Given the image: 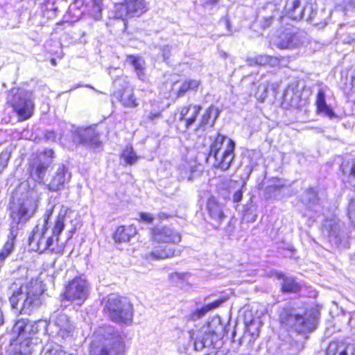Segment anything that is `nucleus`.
<instances>
[{"label":"nucleus","instance_id":"f257e3e1","mask_svg":"<svg viewBox=\"0 0 355 355\" xmlns=\"http://www.w3.org/2000/svg\"><path fill=\"white\" fill-rule=\"evenodd\" d=\"M52 214V209H47L29 236L28 245L32 250L40 253L47 250L56 254L63 252L64 246L59 243V236L64 228L67 218L65 214L60 212L55 220L51 236L46 237L45 234L49 229V220Z\"/></svg>","mask_w":355,"mask_h":355},{"label":"nucleus","instance_id":"f03ea898","mask_svg":"<svg viewBox=\"0 0 355 355\" xmlns=\"http://www.w3.org/2000/svg\"><path fill=\"white\" fill-rule=\"evenodd\" d=\"M89 355H124L123 336L110 325L99 327L94 332Z\"/></svg>","mask_w":355,"mask_h":355},{"label":"nucleus","instance_id":"7ed1b4c3","mask_svg":"<svg viewBox=\"0 0 355 355\" xmlns=\"http://www.w3.org/2000/svg\"><path fill=\"white\" fill-rule=\"evenodd\" d=\"M37 207V200L35 202H26L22 204H13L10 207V216L12 219L10 225V232L8 239L4 244L0 252V261L3 262L13 251L15 239L19 230L18 225L26 223L36 211Z\"/></svg>","mask_w":355,"mask_h":355},{"label":"nucleus","instance_id":"20e7f679","mask_svg":"<svg viewBox=\"0 0 355 355\" xmlns=\"http://www.w3.org/2000/svg\"><path fill=\"white\" fill-rule=\"evenodd\" d=\"M104 311L108 318L116 323L130 325L132 322L133 308L126 297L110 295L105 302Z\"/></svg>","mask_w":355,"mask_h":355},{"label":"nucleus","instance_id":"39448f33","mask_svg":"<svg viewBox=\"0 0 355 355\" xmlns=\"http://www.w3.org/2000/svg\"><path fill=\"white\" fill-rule=\"evenodd\" d=\"M8 103L13 108L19 121L31 117L34 111V104L31 94L21 89H12L7 96Z\"/></svg>","mask_w":355,"mask_h":355},{"label":"nucleus","instance_id":"423d86ee","mask_svg":"<svg viewBox=\"0 0 355 355\" xmlns=\"http://www.w3.org/2000/svg\"><path fill=\"white\" fill-rule=\"evenodd\" d=\"M282 322L298 333L312 331L315 329L316 319L311 314H301L293 311L282 316Z\"/></svg>","mask_w":355,"mask_h":355},{"label":"nucleus","instance_id":"0eeeda50","mask_svg":"<svg viewBox=\"0 0 355 355\" xmlns=\"http://www.w3.org/2000/svg\"><path fill=\"white\" fill-rule=\"evenodd\" d=\"M28 289L25 294L22 293V298L25 297L24 302L20 304V313L31 314L42 304L41 296L43 293L41 284L37 281L28 282Z\"/></svg>","mask_w":355,"mask_h":355},{"label":"nucleus","instance_id":"6e6552de","mask_svg":"<svg viewBox=\"0 0 355 355\" xmlns=\"http://www.w3.org/2000/svg\"><path fill=\"white\" fill-rule=\"evenodd\" d=\"M88 295V284L81 277H76L66 286L64 297L69 301L82 304Z\"/></svg>","mask_w":355,"mask_h":355},{"label":"nucleus","instance_id":"1a4fd4ad","mask_svg":"<svg viewBox=\"0 0 355 355\" xmlns=\"http://www.w3.org/2000/svg\"><path fill=\"white\" fill-rule=\"evenodd\" d=\"M146 11L144 0H125L124 4L115 6L114 17L123 21L126 17L139 16Z\"/></svg>","mask_w":355,"mask_h":355},{"label":"nucleus","instance_id":"9d476101","mask_svg":"<svg viewBox=\"0 0 355 355\" xmlns=\"http://www.w3.org/2000/svg\"><path fill=\"white\" fill-rule=\"evenodd\" d=\"M235 143L233 140H227L225 148L218 153L216 156H211L212 166L222 171H227L234 158Z\"/></svg>","mask_w":355,"mask_h":355},{"label":"nucleus","instance_id":"9b49d317","mask_svg":"<svg viewBox=\"0 0 355 355\" xmlns=\"http://www.w3.org/2000/svg\"><path fill=\"white\" fill-rule=\"evenodd\" d=\"M70 179L71 173L68 168L64 164H59L52 175L49 183L46 184V186L50 191L56 192L63 189Z\"/></svg>","mask_w":355,"mask_h":355},{"label":"nucleus","instance_id":"f8f14e48","mask_svg":"<svg viewBox=\"0 0 355 355\" xmlns=\"http://www.w3.org/2000/svg\"><path fill=\"white\" fill-rule=\"evenodd\" d=\"M52 322L58 328L57 334L62 338L71 336L75 329L73 322L62 312H55L51 316Z\"/></svg>","mask_w":355,"mask_h":355},{"label":"nucleus","instance_id":"ddd939ff","mask_svg":"<svg viewBox=\"0 0 355 355\" xmlns=\"http://www.w3.org/2000/svg\"><path fill=\"white\" fill-rule=\"evenodd\" d=\"M153 240L158 243H178L181 241L180 234L169 227H157L151 230Z\"/></svg>","mask_w":355,"mask_h":355},{"label":"nucleus","instance_id":"4468645a","mask_svg":"<svg viewBox=\"0 0 355 355\" xmlns=\"http://www.w3.org/2000/svg\"><path fill=\"white\" fill-rule=\"evenodd\" d=\"M303 42V35L299 32L286 31L281 34L277 46L281 49L298 48Z\"/></svg>","mask_w":355,"mask_h":355},{"label":"nucleus","instance_id":"2eb2a0df","mask_svg":"<svg viewBox=\"0 0 355 355\" xmlns=\"http://www.w3.org/2000/svg\"><path fill=\"white\" fill-rule=\"evenodd\" d=\"M51 162V160L42 161L41 159H38L35 162L30 164L28 171L31 178L37 182L42 183Z\"/></svg>","mask_w":355,"mask_h":355},{"label":"nucleus","instance_id":"dca6fc26","mask_svg":"<svg viewBox=\"0 0 355 355\" xmlns=\"http://www.w3.org/2000/svg\"><path fill=\"white\" fill-rule=\"evenodd\" d=\"M81 143L96 150H100L102 143L99 139V135L92 128L80 130L78 132Z\"/></svg>","mask_w":355,"mask_h":355},{"label":"nucleus","instance_id":"f3484780","mask_svg":"<svg viewBox=\"0 0 355 355\" xmlns=\"http://www.w3.org/2000/svg\"><path fill=\"white\" fill-rule=\"evenodd\" d=\"M28 289V283L18 286L17 284H14L10 288L11 296L10 297V302L13 309L20 311V304L24 302L25 297H21L22 293L25 294Z\"/></svg>","mask_w":355,"mask_h":355},{"label":"nucleus","instance_id":"a211bd4d","mask_svg":"<svg viewBox=\"0 0 355 355\" xmlns=\"http://www.w3.org/2000/svg\"><path fill=\"white\" fill-rule=\"evenodd\" d=\"M207 209L209 216L216 222V228H218L225 218L221 205L214 197H211L207 201Z\"/></svg>","mask_w":355,"mask_h":355},{"label":"nucleus","instance_id":"6ab92c4d","mask_svg":"<svg viewBox=\"0 0 355 355\" xmlns=\"http://www.w3.org/2000/svg\"><path fill=\"white\" fill-rule=\"evenodd\" d=\"M284 59L283 58L272 57L268 55H259L254 58H250L247 60L248 64L250 66L254 65H266L268 64L271 67H276L282 64V62Z\"/></svg>","mask_w":355,"mask_h":355},{"label":"nucleus","instance_id":"aec40b11","mask_svg":"<svg viewBox=\"0 0 355 355\" xmlns=\"http://www.w3.org/2000/svg\"><path fill=\"white\" fill-rule=\"evenodd\" d=\"M327 355H355V346L332 342L328 346Z\"/></svg>","mask_w":355,"mask_h":355},{"label":"nucleus","instance_id":"412c9836","mask_svg":"<svg viewBox=\"0 0 355 355\" xmlns=\"http://www.w3.org/2000/svg\"><path fill=\"white\" fill-rule=\"evenodd\" d=\"M315 104L317 106L318 112L324 114L329 119L336 117L335 112L326 103V96L323 89H318Z\"/></svg>","mask_w":355,"mask_h":355},{"label":"nucleus","instance_id":"4be33fe9","mask_svg":"<svg viewBox=\"0 0 355 355\" xmlns=\"http://www.w3.org/2000/svg\"><path fill=\"white\" fill-rule=\"evenodd\" d=\"M115 96L125 107L134 108L138 105L132 88L125 87L122 92L115 93Z\"/></svg>","mask_w":355,"mask_h":355},{"label":"nucleus","instance_id":"5701e85b","mask_svg":"<svg viewBox=\"0 0 355 355\" xmlns=\"http://www.w3.org/2000/svg\"><path fill=\"white\" fill-rule=\"evenodd\" d=\"M136 234L137 230L133 225L120 226L115 231L114 239L118 243H125L129 241Z\"/></svg>","mask_w":355,"mask_h":355},{"label":"nucleus","instance_id":"b1692460","mask_svg":"<svg viewBox=\"0 0 355 355\" xmlns=\"http://www.w3.org/2000/svg\"><path fill=\"white\" fill-rule=\"evenodd\" d=\"M340 168L344 180L355 187V159L345 160Z\"/></svg>","mask_w":355,"mask_h":355},{"label":"nucleus","instance_id":"393cba45","mask_svg":"<svg viewBox=\"0 0 355 355\" xmlns=\"http://www.w3.org/2000/svg\"><path fill=\"white\" fill-rule=\"evenodd\" d=\"M180 251H176L171 247L166 246L164 248H157L147 254L146 258L148 260L163 259L170 258L179 254Z\"/></svg>","mask_w":355,"mask_h":355},{"label":"nucleus","instance_id":"a878e982","mask_svg":"<svg viewBox=\"0 0 355 355\" xmlns=\"http://www.w3.org/2000/svg\"><path fill=\"white\" fill-rule=\"evenodd\" d=\"M227 140L232 139L225 136L218 134L210 146L207 160H211V156H216L218 153L222 152L227 145Z\"/></svg>","mask_w":355,"mask_h":355},{"label":"nucleus","instance_id":"bb28decb","mask_svg":"<svg viewBox=\"0 0 355 355\" xmlns=\"http://www.w3.org/2000/svg\"><path fill=\"white\" fill-rule=\"evenodd\" d=\"M277 277L282 279V291L284 293H296L299 291L301 286L294 278L286 277L282 273H278Z\"/></svg>","mask_w":355,"mask_h":355},{"label":"nucleus","instance_id":"cd10ccee","mask_svg":"<svg viewBox=\"0 0 355 355\" xmlns=\"http://www.w3.org/2000/svg\"><path fill=\"white\" fill-rule=\"evenodd\" d=\"M218 115L219 111L216 107H214L213 105L209 107L206 110L205 113L202 116L198 128L204 129L206 126H207L210 123L211 119L213 116V120L211 123V125H212L215 120L218 118Z\"/></svg>","mask_w":355,"mask_h":355},{"label":"nucleus","instance_id":"c85d7f7f","mask_svg":"<svg viewBox=\"0 0 355 355\" xmlns=\"http://www.w3.org/2000/svg\"><path fill=\"white\" fill-rule=\"evenodd\" d=\"M223 300H216L215 302L208 304L203 307H202L200 309H197L196 311H193L191 315V318L193 320H197L202 318L208 311L214 309L217 307H218L222 303Z\"/></svg>","mask_w":355,"mask_h":355},{"label":"nucleus","instance_id":"c756f323","mask_svg":"<svg viewBox=\"0 0 355 355\" xmlns=\"http://www.w3.org/2000/svg\"><path fill=\"white\" fill-rule=\"evenodd\" d=\"M223 300H216L215 302L208 304L203 307H202L200 309H197L196 311H193L191 315V318L193 320H197L202 318L208 311L214 309L217 307H218L222 303Z\"/></svg>","mask_w":355,"mask_h":355},{"label":"nucleus","instance_id":"7c9ffc66","mask_svg":"<svg viewBox=\"0 0 355 355\" xmlns=\"http://www.w3.org/2000/svg\"><path fill=\"white\" fill-rule=\"evenodd\" d=\"M318 200V194L312 188L306 190L302 197V202L309 208H312L317 205Z\"/></svg>","mask_w":355,"mask_h":355},{"label":"nucleus","instance_id":"2f4dec72","mask_svg":"<svg viewBox=\"0 0 355 355\" xmlns=\"http://www.w3.org/2000/svg\"><path fill=\"white\" fill-rule=\"evenodd\" d=\"M200 85V82L197 80H189L184 81L178 92V97H181L189 90L196 89Z\"/></svg>","mask_w":355,"mask_h":355},{"label":"nucleus","instance_id":"473e14b6","mask_svg":"<svg viewBox=\"0 0 355 355\" xmlns=\"http://www.w3.org/2000/svg\"><path fill=\"white\" fill-rule=\"evenodd\" d=\"M30 325L24 320H18L13 327V331L17 334L18 336L26 338L27 337V331H29Z\"/></svg>","mask_w":355,"mask_h":355},{"label":"nucleus","instance_id":"72a5a7b5","mask_svg":"<svg viewBox=\"0 0 355 355\" xmlns=\"http://www.w3.org/2000/svg\"><path fill=\"white\" fill-rule=\"evenodd\" d=\"M43 355H72L64 351L58 345H46L43 351Z\"/></svg>","mask_w":355,"mask_h":355},{"label":"nucleus","instance_id":"f704fd0d","mask_svg":"<svg viewBox=\"0 0 355 355\" xmlns=\"http://www.w3.org/2000/svg\"><path fill=\"white\" fill-rule=\"evenodd\" d=\"M131 62L137 72V74L139 79H143L144 73V62L142 59L132 56L130 58Z\"/></svg>","mask_w":355,"mask_h":355},{"label":"nucleus","instance_id":"c9c22d12","mask_svg":"<svg viewBox=\"0 0 355 355\" xmlns=\"http://www.w3.org/2000/svg\"><path fill=\"white\" fill-rule=\"evenodd\" d=\"M122 157L125 162L128 164H132L137 160V156L133 151L132 146H126L122 153Z\"/></svg>","mask_w":355,"mask_h":355},{"label":"nucleus","instance_id":"e433bc0d","mask_svg":"<svg viewBox=\"0 0 355 355\" xmlns=\"http://www.w3.org/2000/svg\"><path fill=\"white\" fill-rule=\"evenodd\" d=\"M202 107L200 105H195L192 107L191 116L187 118L185 126L188 129L196 121L197 116L198 115Z\"/></svg>","mask_w":355,"mask_h":355},{"label":"nucleus","instance_id":"4c0bfd02","mask_svg":"<svg viewBox=\"0 0 355 355\" xmlns=\"http://www.w3.org/2000/svg\"><path fill=\"white\" fill-rule=\"evenodd\" d=\"M162 116L160 111H152L148 114H145L143 116L142 123H155L156 120L159 119Z\"/></svg>","mask_w":355,"mask_h":355},{"label":"nucleus","instance_id":"58836bf2","mask_svg":"<svg viewBox=\"0 0 355 355\" xmlns=\"http://www.w3.org/2000/svg\"><path fill=\"white\" fill-rule=\"evenodd\" d=\"M47 325L46 320H39L35 322L33 325H30L29 332L32 331L35 334L40 331L45 332L46 331Z\"/></svg>","mask_w":355,"mask_h":355},{"label":"nucleus","instance_id":"ea45409f","mask_svg":"<svg viewBox=\"0 0 355 355\" xmlns=\"http://www.w3.org/2000/svg\"><path fill=\"white\" fill-rule=\"evenodd\" d=\"M209 336V334H207L205 336H204L202 338L201 341H197V340L194 341V347L196 350H201L205 347L211 345L212 344L213 340H214L213 336L211 335V338H208Z\"/></svg>","mask_w":355,"mask_h":355},{"label":"nucleus","instance_id":"a19ab883","mask_svg":"<svg viewBox=\"0 0 355 355\" xmlns=\"http://www.w3.org/2000/svg\"><path fill=\"white\" fill-rule=\"evenodd\" d=\"M300 0H288L286 5V12L287 16L291 19V13L295 11V9H297L300 6Z\"/></svg>","mask_w":355,"mask_h":355},{"label":"nucleus","instance_id":"79ce46f5","mask_svg":"<svg viewBox=\"0 0 355 355\" xmlns=\"http://www.w3.org/2000/svg\"><path fill=\"white\" fill-rule=\"evenodd\" d=\"M28 342L25 340L16 347L15 352L12 355H30L31 351L28 345Z\"/></svg>","mask_w":355,"mask_h":355},{"label":"nucleus","instance_id":"37998d69","mask_svg":"<svg viewBox=\"0 0 355 355\" xmlns=\"http://www.w3.org/2000/svg\"><path fill=\"white\" fill-rule=\"evenodd\" d=\"M305 11L306 8L301 7L300 5L298 8L295 9V11L291 13V19L293 20H300L303 19L305 16Z\"/></svg>","mask_w":355,"mask_h":355},{"label":"nucleus","instance_id":"c03bdc74","mask_svg":"<svg viewBox=\"0 0 355 355\" xmlns=\"http://www.w3.org/2000/svg\"><path fill=\"white\" fill-rule=\"evenodd\" d=\"M10 157V153L8 152L7 150L3 151L0 154V167L1 169H4L8 164V160Z\"/></svg>","mask_w":355,"mask_h":355},{"label":"nucleus","instance_id":"a18cd8bd","mask_svg":"<svg viewBox=\"0 0 355 355\" xmlns=\"http://www.w3.org/2000/svg\"><path fill=\"white\" fill-rule=\"evenodd\" d=\"M90 15L95 20H100L101 19V8L100 5L94 3L92 6Z\"/></svg>","mask_w":355,"mask_h":355},{"label":"nucleus","instance_id":"49530a36","mask_svg":"<svg viewBox=\"0 0 355 355\" xmlns=\"http://www.w3.org/2000/svg\"><path fill=\"white\" fill-rule=\"evenodd\" d=\"M348 216L355 225V200H351L348 207Z\"/></svg>","mask_w":355,"mask_h":355},{"label":"nucleus","instance_id":"de8ad7c7","mask_svg":"<svg viewBox=\"0 0 355 355\" xmlns=\"http://www.w3.org/2000/svg\"><path fill=\"white\" fill-rule=\"evenodd\" d=\"M329 227V235L334 237H337L340 232L339 224L336 223V222H330Z\"/></svg>","mask_w":355,"mask_h":355},{"label":"nucleus","instance_id":"09e8293b","mask_svg":"<svg viewBox=\"0 0 355 355\" xmlns=\"http://www.w3.org/2000/svg\"><path fill=\"white\" fill-rule=\"evenodd\" d=\"M193 105H189V106L182 107L180 112V120L185 121L187 119V115L189 114V111L192 110Z\"/></svg>","mask_w":355,"mask_h":355},{"label":"nucleus","instance_id":"8fccbe9b","mask_svg":"<svg viewBox=\"0 0 355 355\" xmlns=\"http://www.w3.org/2000/svg\"><path fill=\"white\" fill-rule=\"evenodd\" d=\"M139 216L141 220L147 223H152L154 220L153 216L150 213L141 212L139 214Z\"/></svg>","mask_w":355,"mask_h":355},{"label":"nucleus","instance_id":"3c124183","mask_svg":"<svg viewBox=\"0 0 355 355\" xmlns=\"http://www.w3.org/2000/svg\"><path fill=\"white\" fill-rule=\"evenodd\" d=\"M189 276V275L188 273H182V272H174L171 275V278L173 279V280H182V281H184V280H187L188 279V277Z\"/></svg>","mask_w":355,"mask_h":355},{"label":"nucleus","instance_id":"603ef678","mask_svg":"<svg viewBox=\"0 0 355 355\" xmlns=\"http://www.w3.org/2000/svg\"><path fill=\"white\" fill-rule=\"evenodd\" d=\"M242 196H243L242 191L240 190L236 191L233 196L234 202H240L242 199Z\"/></svg>","mask_w":355,"mask_h":355},{"label":"nucleus","instance_id":"864d4df0","mask_svg":"<svg viewBox=\"0 0 355 355\" xmlns=\"http://www.w3.org/2000/svg\"><path fill=\"white\" fill-rule=\"evenodd\" d=\"M54 155H55V153H54L53 150L51 149H46L43 152V155L44 157H49L51 159L54 157Z\"/></svg>","mask_w":355,"mask_h":355},{"label":"nucleus","instance_id":"5fc2aeb1","mask_svg":"<svg viewBox=\"0 0 355 355\" xmlns=\"http://www.w3.org/2000/svg\"><path fill=\"white\" fill-rule=\"evenodd\" d=\"M46 138L49 140H55L56 136L53 131H48L46 133Z\"/></svg>","mask_w":355,"mask_h":355},{"label":"nucleus","instance_id":"6e6d98bb","mask_svg":"<svg viewBox=\"0 0 355 355\" xmlns=\"http://www.w3.org/2000/svg\"><path fill=\"white\" fill-rule=\"evenodd\" d=\"M277 189L278 187L277 186H269L266 187V193L274 192L277 190Z\"/></svg>","mask_w":355,"mask_h":355},{"label":"nucleus","instance_id":"4d7b16f0","mask_svg":"<svg viewBox=\"0 0 355 355\" xmlns=\"http://www.w3.org/2000/svg\"><path fill=\"white\" fill-rule=\"evenodd\" d=\"M202 1L205 4H215L218 0H202Z\"/></svg>","mask_w":355,"mask_h":355},{"label":"nucleus","instance_id":"13d9d810","mask_svg":"<svg viewBox=\"0 0 355 355\" xmlns=\"http://www.w3.org/2000/svg\"><path fill=\"white\" fill-rule=\"evenodd\" d=\"M75 231H76V227H73L70 230H69L67 240L70 239L72 237Z\"/></svg>","mask_w":355,"mask_h":355},{"label":"nucleus","instance_id":"bf43d9fd","mask_svg":"<svg viewBox=\"0 0 355 355\" xmlns=\"http://www.w3.org/2000/svg\"><path fill=\"white\" fill-rule=\"evenodd\" d=\"M168 51H169L168 46H165L164 50H163V56H164V58H168Z\"/></svg>","mask_w":355,"mask_h":355},{"label":"nucleus","instance_id":"052dcab7","mask_svg":"<svg viewBox=\"0 0 355 355\" xmlns=\"http://www.w3.org/2000/svg\"><path fill=\"white\" fill-rule=\"evenodd\" d=\"M158 217L160 219H166L168 218V215L164 212H160L159 214H158Z\"/></svg>","mask_w":355,"mask_h":355},{"label":"nucleus","instance_id":"680f3d73","mask_svg":"<svg viewBox=\"0 0 355 355\" xmlns=\"http://www.w3.org/2000/svg\"><path fill=\"white\" fill-rule=\"evenodd\" d=\"M266 20H267V24L266 26H268L271 23L272 18L270 17V18L267 19Z\"/></svg>","mask_w":355,"mask_h":355},{"label":"nucleus","instance_id":"e2e57ef3","mask_svg":"<svg viewBox=\"0 0 355 355\" xmlns=\"http://www.w3.org/2000/svg\"><path fill=\"white\" fill-rule=\"evenodd\" d=\"M51 62L52 63V64L55 65V59H51Z\"/></svg>","mask_w":355,"mask_h":355},{"label":"nucleus","instance_id":"0e129e2a","mask_svg":"<svg viewBox=\"0 0 355 355\" xmlns=\"http://www.w3.org/2000/svg\"><path fill=\"white\" fill-rule=\"evenodd\" d=\"M263 90H264V92L266 93L267 89L265 86L263 87Z\"/></svg>","mask_w":355,"mask_h":355},{"label":"nucleus","instance_id":"69168bd1","mask_svg":"<svg viewBox=\"0 0 355 355\" xmlns=\"http://www.w3.org/2000/svg\"><path fill=\"white\" fill-rule=\"evenodd\" d=\"M266 95L265 94L264 96H261V97H262L263 98H266Z\"/></svg>","mask_w":355,"mask_h":355},{"label":"nucleus","instance_id":"338daca9","mask_svg":"<svg viewBox=\"0 0 355 355\" xmlns=\"http://www.w3.org/2000/svg\"><path fill=\"white\" fill-rule=\"evenodd\" d=\"M189 334H190V337L192 338L193 336H192L191 333L189 332Z\"/></svg>","mask_w":355,"mask_h":355},{"label":"nucleus","instance_id":"774afa93","mask_svg":"<svg viewBox=\"0 0 355 355\" xmlns=\"http://www.w3.org/2000/svg\"><path fill=\"white\" fill-rule=\"evenodd\" d=\"M86 87H90V88H92L91 86H89V85H86Z\"/></svg>","mask_w":355,"mask_h":355}]
</instances>
